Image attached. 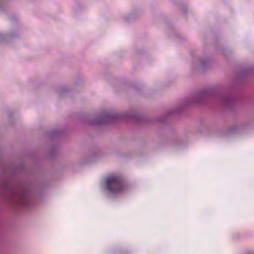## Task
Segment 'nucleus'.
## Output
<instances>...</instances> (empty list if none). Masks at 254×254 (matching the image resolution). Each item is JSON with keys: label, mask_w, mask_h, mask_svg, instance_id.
I'll list each match as a JSON object with an SVG mask.
<instances>
[{"label": "nucleus", "mask_w": 254, "mask_h": 254, "mask_svg": "<svg viewBox=\"0 0 254 254\" xmlns=\"http://www.w3.org/2000/svg\"><path fill=\"white\" fill-rule=\"evenodd\" d=\"M108 190L113 193H117L123 192L126 189L125 185L122 177L117 174H112L108 176L105 181Z\"/></svg>", "instance_id": "1"}, {"label": "nucleus", "mask_w": 254, "mask_h": 254, "mask_svg": "<svg viewBox=\"0 0 254 254\" xmlns=\"http://www.w3.org/2000/svg\"><path fill=\"white\" fill-rule=\"evenodd\" d=\"M18 203L23 206L26 205L27 201V196L23 193L20 194L17 196Z\"/></svg>", "instance_id": "2"}]
</instances>
